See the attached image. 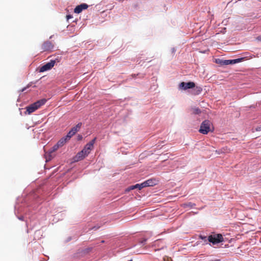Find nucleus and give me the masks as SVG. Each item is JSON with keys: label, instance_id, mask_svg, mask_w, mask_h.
Masks as SVG:
<instances>
[{"label": "nucleus", "instance_id": "2", "mask_svg": "<svg viewBox=\"0 0 261 261\" xmlns=\"http://www.w3.org/2000/svg\"><path fill=\"white\" fill-rule=\"evenodd\" d=\"M212 123L208 120H205L202 122L200 128L199 130V132L202 134H207L210 131V126Z\"/></svg>", "mask_w": 261, "mask_h": 261}, {"label": "nucleus", "instance_id": "26", "mask_svg": "<svg viewBox=\"0 0 261 261\" xmlns=\"http://www.w3.org/2000/svg\"><path fill=\"white\" fill-rule=\"evenodd\" d=\"M25 89H26L25 88H24V89H23L22 90V91H24V90H25Z\"/></svg>", "mask_w": 261, "mask_h": 261}, {"label": "nucleus", "instance_id": "5", "mask_svg": "<svg viewBox=\"0 0 261 261\" xmlns=\"http://www.w3.org/2000/svg\"><path fill=\"white\" fill-rule=\"evenodd\" d=\"M208 240L210 242L215 244L222 242L223 241V238L221 234H217L208 236Z\"/></svg>", "mask_w": 261, "mask_h": 261}, {"label": "nucleus", "instance_id": "19", "mask_svg": "<svg viewBox=\"0 0 261 261\" xmlns=\"http://www.w3.org/2000/svg\"><path fill=\"white\" fill-rule=\"evenodd\" d=\"M141 186L143 188L147 187H149L150 185H149V183L148 182L147 180L145 181L144 182L141 183Z\"/></svg>", "mask_w": 261, "mask_h": 261}, {"label": "nucleus", "instance_id": "12", "mask_svg": "<svg viewBox=\"0 0 261 261\" xmlns=\"http://www.w3.org/2000/svg\"><path fill=\"white\" fill-rule=\"evenodd\" d=\"M139 189V190H141L142 189H143V187H142V186H141V184H136L134 186H130L129 187H128V188H127L126 190H125V191L126 192H129L130 191V190H134L135 189Z\"/></svg>", "mask_w": 261, "mask_h": 261}, {"label": "nucleus", "instance_id": "17", "mask_svg": "<svg viewBox=\"0 0 261 261\" xmlns=\"http://www.w3.org/2000/svg\"><path fill=\"white\" fill-rule=\"evenodd\" d=\"M60 148L59 146H58V144L56 143L51 149L49 151L50 153H52L53 152L56 151Z\"/></svg>", "mask_w": 261, "mask_h": 261}, {"label": "nucleus", "instance_id": "13", "mask_svg": "<svg viewBox=\"0 0 261 261\" xmlns=\"http://www.w3.org/2000/svg\"><path fill=\"white\" fill-rule=\"evenodd\" d=\"M76 133V129H73V128L68 132L67 135H66V138L67 139L70 140V138Z\"/></svg>", "mask_w": 261, "mask_h": 261}, {"label": "nucleus", "instance_id": "23", "mask_svg": "<svg viewBox=\"0 0 261 261\" xmlns=\"http://www.w3.org/2000/svg\"><path fill=\"white\" fill-rule=\"evenodd\" d=\"M78 137H79V140H82L83 138L82 136H80V135L78 136Z\"/></svg>", "mask_w": 261, "mask_h": 261}, {"label": "nucleus", "instance_id": "1", "mask_svg": "<svg viewBox=\"0 0 261 261\" xmlns=\"http://www.w3.org/2000/svg\"><path fill=\"white\" fill-rule=\"evenodd\" d=\"M46 102V100L45 99H42L37 101L36 102L28 106L26 108V113H27L28 114L32 113L38 109L41 106L44 105Z\"/></svg>", "mask_w": 261, "mask_h": 261}, {"label": "nucleus", "instance_id": "11", "mask_svg": "<svg viewBox=\"0 0 261 261\" xmlns=\"http://www.w3.org/2000/svg\"><path fill=\"white\" fill-rule=\"evenodd\" d=\"M68 140H69V139H67V138H66V136H65V137H63L57 143V144H58V146H59L60 147H61L62 146H63L66 142L67 141H68Z\"/></svg>", "mask_w": 261, "mask_h": 261}, {"label": "nucleus", "instance_id": "3", "mask_svg": "<svg viewBox=\"0 0 261 261\" xmlns=\"http://www.w3.org/2000/svg\"><path fill=\"white\" fill-rule=\"evenodd\" d=\"M54 45L49 41H46L43 42L41 47V51H51L54 49Z\"/></svg>", "mask_w": 261, "mask_h": 261}, {"label": "nucleus", "instance_id": "8", "mask_svg": "<svg viewBox=\"0 0 261 261\" xmlns=\"http://www.w3.org/2000/svg\"><path fill=\"white\" fill-rule=\"evenodd\" d=\"M88 5L85 3H83L80 5L77 6L74 10V12L76 14H79L82 12L84 10H86L88 8Z\"/></svg>", "mask_w": 261, "mask_h": 261}, {"label": "nucleus", "instance_id": "14", "mask_svg": "<svg viewBox=\"0 0 261 261\" xmlns=\"http://www.w3.org/2000/svg\"><path fill=\"white\" fill-rule=\"evenodd\" d=\"M202 91V89L201 87L197 86L193 90V94L194 95H198Z\"/></svg>", "mask_w": 261, "mask_h": 261}, {"label": "nucleus", "instance_id": "16", "mask_svg": "<svg viewBox=\"0 0 261 261\" xmlns=\"http://www.w3.org/2000/svg\"><path fill=\"white\" fill-rule=\"evenodd\" d=\"M150 186H153L156 184V181L154 179H149L147 180Z\"/></svg>", "mask_w": 261, "mask_h": 261}, {"label": "nucleus", "instance_id": "7", "mask_svg": "<svg viewBox=\"0 0 261 261\" xmlns=\"http://www.w3.org/2000/svg\"><path fill=\"white\" fill-rule=\"evenodd\" d=\"M55 60H51L49 62L41 66L39 69V72H43L51 69L55 65Z\"/></svg>", "mask_w": 261, "mask_h": 261}, {"label": "nucleus", "instance_id": "6", "mask_svg": "<svg viewBox=\"0 0 261 261\" xmlns=\"http://www.w3.org/2000/svg\"><path fill=\"white\" fill-rule=\"evenodd\" d=\"M195 87V84L193 82H189L188 83L181 82L179 85V89L181 90H186L188 89H192Z\"/></svg>", "mask_w": 261, "mask_h": 261}, {"label": "nucleus", "instance_id": "22", "mask_svg": "<svg viewBox=\"0 0 261 261\" xmlns=\"http://www.w3.org/2000/svg\"><path fill=\"white\" fill-rule=\"evenodd\" d=\"M256 131H260L261 130V126L257 127L255 128Z\"/></svg>", "mask_w": 261, "mask_h": 261}, {"label": "nucleus", "instance_id": "21", "mask_svg": "<svg viewBox=\"0 0 261 261\" xmlns=\"http://www.w3.org/2000/svg\"><path fill=\"white\" fill-rule=\"evenodd\" d=\"M199 237L200 239H201V240H206V237L203 236L202 235H200Z\"/></svg>", "mask_w": 261, "mask_h": 261}, {"label": "nucleus", "instance_id": "20", "mask_svg": "<svg viewBox=\"0 0 261 261\" xmlns=\"http://www.w3.org/2000/svg\"><path fill=\"white\" fill-rule=\"evenodd\" d=\"M242 60V59H237L234 60H231L232 61V64H234L240 62Z\"/></svg>", "mask_w": 261, "mask_h": 261}, {"label": "nucleus", "instance_id": "24", "mask_svg": "<svg viewBox=\"0 0 261 261\" xmlns=\"http://www.w3.org/2000/svg\"><path fill=\"white\" fill-rule=\"evenodd\" d=\"M210 261H221L220 259H215V260H212Z\"/></svg>", "mask_w": 261, "mask_h": 261}, {"label": "nucleus", "instance_id": "4", "mask_svg": "<svg viewBox=\"0 0 261 261\" xmlns=\"http://www.w3.org/2000/svg\"><path fill=\"white\" fill-rule=\"evenodd\" d=\"M96 140V138H94L93 140H92L89 143H87L84 147V148L82 150L83 151V153H85V155H88L90 151L93 148V145L95 143Z\"/></svg>", "mask_w": 261, "mask_h": 261}, {"label": "nucleus", "instance_id": "25", "mask_svg": "<svg viewBox=\"0 0 261 261\" xmlns=\"http://www.w3.org/2000/svg\"><path fill=\"white\" fill-rule=\"evenodd\" d=\"M67 19H68L69 18H71V17L70 15L67 16Z\"/></svg>", "mask_w": 261, "mask_h": 261}, {"label": "nucleus", "instance_id": "15", "mask_svg": "<svg viewBox=\"0 0 261 261\" xmlns=\"http://www.w3.org/2000/svg\"><path fill=\"white\" fill-rule=\"evenodd\" d=\"M192 111V113L194 114H199L201 113V111L198 108H193Z\"/></svg>", "mask_w": 261, "mask_h": 261}, {"label": "nucleus", "instance_id": "9", "mask_svg": "<svg viewBox=\"0 0 261 261\" xmlns=\"http://www.w3.org/2000/svg\"><path fill=\"white\" fill-rule=\"evenodd\" d=\"M87 155H85V153H83V151H81L77 153V154L74 156V160L75 162H78L83 160Z\"/></svg>", "mask_w": 261, "mask_h": 261}, {"label": "nucleus", "instance_id": "18", "mask_svg": "<svg viewBox=\"0 0 261 261\" xmlns=\"http://www.w3.org/2000/svg\"><path fill=\"white\" fill-rule=\"evenodd\" d=\"M82 123H81V122L79 123L75 126H74V127H73L72 128L73 129H76V132H78L80 130V128H81V127L82 126Z\"/></svg>", "mask_w": 261, "mask_h": 261}, {"label": "nucleus", "instance_id": "10", "mask_svg": "<svg viewBox=\"0 0 261 261\" xmlns=\"http://www.w3.org/2000/svg\"><path fill=\"white\" fill-rule=\"evenodd\" d=\"M231 60H219V61H217V63L220 64L221 65H227L232 64Z\"/></svg>", "mask_w": 261, "mask_h": 261}]
</instances>
